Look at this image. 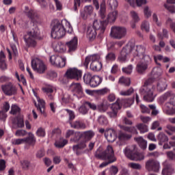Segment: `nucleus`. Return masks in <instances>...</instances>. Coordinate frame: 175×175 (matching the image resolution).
<instances>
[{
	"label": "nucleus",
	"instance_id": "obj_40",
	"mask_svg": "<svg viewBox=\"0 0 175 175\" xmlns=\"http://www.w3.org/2000/svg\"><path fill=\"white\" fill-rule=\"evenodd\" d=\"M72 136L73 137L70 139V142H73L74 143H79L80 140H82L81 132L80 131L74 133V135Z\"/></svg>",
	"mask_w": 175,
	"mask_h": 175
},
{
	"label": "nucleus",
	"instance_id": "obj_59",
	"mask_svg": "<svg viewBox=\"0 0 175 175\" xmlns=\"http://www.w3.org/2000/svg\"><path fill=\"white\" fill-rule=\"evenodd\" d=\"M124 155H126L128 159H130V161H132V148L129 147H126L124 149Z\"/></svg>",
	"mask_w": 175,
	"mask_h": 175
},
{
	"label": "nucleus",
	"instance_id": "obj_63",
	"mask_svg": "<svg viewBox=\"0 0 175 175\" xmlns=\"http://www.w3.org/2000/svg\"><path fill=\"white\" fill-rule=\"evenodd\" d=\"M165 24L167 25H170V28H171L172 29L173 32L175 33V23H173V21L172 20V18H168L165 22Z\"/></svg>",
	"mask_w": 175,
	"mask_h": 175
},
{
	"label": "nucleus",
	"instance_id": "obj_33",
	"mask_svg": "<svg viewBox=\"0 0 175 175\" xmlns=\"http://www.w3.org/2000/svg\"><path fill=\"white\" fill-rule=\"evenodd\" d=\"M0 69L1 70H6L8 69V64H6V56L3 51L0 52Z\"/></svg>",
	"mask_w": 175,
	"mask_h": 175
},
{
	"label": "nucleus",
	"instance_id": "obj_58",
	"mask_svg": "<svg viewBox=\"0 0 175 175\" xmlns=\"http://www.w3.org/2000/svg\"><path fill=\"white\" fill-rule=\"evenodd\" d=\"M122 72L123 73H125V75H127L128 76H129V75H131L132 73V65L130 64L126 67H123L122 68Z\"/></svg>",
	"mask_w": 175,
	"mask_h": 175
},
{
	"label": "nucleus",
	"instance_id": "obj_43",
	"mask_svg": "<svg viewBox=\"0 0 175 175\" xmlns=\"http://www.w3.org/2000/svg\"><path fill=\"white\" fill-rule=\"evenodd\" d=\"M99 14L102 20L105 19V18L106 17V4L105 3V2L101 3L100 5Z\"/></svg>",
	"mask_w": 175,
	"mask_h": 175
},
{
	"label": "nucleus",
	"instance_id": "obj_12",
	"mask_svg": "<svg viewBox=\"0 0 175 175\" xmlns=\"http://www.w3.org/2000/svg\"><path fill=\"white\" fill-rule=\"evenodd\" d=\"M31 68L33 69V70L38 72V73H40V75L44 73L47 69V67L44 63H43V61L38 58L31 60Z\"/></svg>",
	"mask_w": 175,
	"mask_h": 175
},
{
	"label": "nucleus",
	"instance_id": "obj_46",
	"mask_svg": "<svg viewBox=\"0 0 175 175\" xmlns=\"http://www.w3.org/2000/svg\"><path fill=\"white\" fill-rule=\"evenodd\" d=\"M144 159V154L139 152H135L132 155V161H142Z\"/></svg>",
	"mask_w": 175,
	"mask_h": 175
},
{
	"label": "nucleus",
	"instance_id": "obj_19",
	"mask_svg": "<svg viewBox=\"0 0 175 175\" xmlns=\"http://www.w3.org/2000/svg\"><path fill=\"white\" fill-rule=\"evenodd\" d=\"M146 169L148 170V172H159V169H161V164L157 160L150 159L146 161Z\"/></svg>",
	"mask_w": 175,
	"mask_h": 175
},
{
	"label": "nucleus",
	"instance_id": "obj_6",
	"mask_svg": "<svg viewBox=\"0 0 175 175\" xmlns=\"http://www.w3.org/2000/svg\"><path fill=\"white\" fill-rule=\"evenodd\" d=\"M99 59H100V57L98 55L88 56L85 57L83 65L86 68H88L90 62H92L90 64L91 70H93V72H99V70L102 69V63L99 61Z\"/></svg>",
	"mask_w": 175,
	"mask_h": 175
},
{
	"label": "nucleus",
	"instance_id": "obj_50",
	"mask_svg": "<svg viewBox=\"0 0 175 175\" xmlns=\"http://www.w3.org/2000/svg\"><path fill=\"white\" fill-rule=\"evenodd\" d=\"M21 165L23 170H28L31 167V161L28 160H22L21 161Z\"/></svg>",
	"mask_w": 175,
	"mask_h": 175
},
{
	"label": "nucleus",
	"instance_id": "obj_17",
	"mask_svg": "<svg viewBox=\"0 0 175 175\" xmlns=\"http://www.w3.org/2000/svg\"><path fill=\"white\" fill-rule=\"evenodd\" d=\"M83 72L77 68H69L66 72L65 76L67 79H71L72 80L79 81L81 79Z\"/></svg>",
	"mask_w": 175,
	"mask_h": 175
},
{
	"label": "nucleus",
	"instance_id": "obj_3",
	"mask_svg": "<svg viewBox=\"0 0 175 175\" xmlns=\"http://www.w3.org/2000/svg\"><path fill=\"white\" fill-rule=\"evenodd\" d=\"M23 39L27 47L35 49L38 46L37 40H40L41 39L39 27L35 26L31 31H27V35L24 36Z\"/></svg>",
	"mask_w": 175,
	"mask_h": 175
},
{
	"label": "nucleus",
	"instance_id": "obj_64",
	"mask_svg": "<svg viewBox=\"0 0 175 175\" xmlns=\"http://www.w3.org/2000/svg\"><path fill=\"white\" fill-rule=\"evenodd\" d=\"M167 158L170 161H175V153L173 151L166 152Z\"/></svg>",
	"mask_w": 175,
	"mask_h": 175
},
{
	"label": "nucleus",
	"instance_id": "obj_57",
	"mask_svg": "<svg viewBox=\"0 0 175 175\" xmlns=\"http://www.w3.org/2000/svg\"><path fill=\"white\" fill-rule=\"evenodd\" d=\"M20 107L16 105H12L11 107V111H10V114H13V116H16L17 113H20L21 111Z\"/></svg>",
	"mask_w": 175,
	"mask_h": 175
},
{
	"label": "nucleus",
	"instance_id": "obj_9",
	"mask_svg": "<svg viewBox=\"0 0 175 175\" xmlns=\"http://www.w3.org/2000/svg\"><path fill=\"white\" fill-rule=\"evenodd\" d=\"M131 51H132V44L129 43L121 51L120 54L117 59L118 62L120 64H125V62H128V61H129L128 55H129V53H131Z\"/></svg>",
	"mask_w": 175,
	"mask_h": 175
},
{
	"label": "nucleus",
	"instance_id": "obj_61",
	"mask_svg": "<svg viewBox=\"0 0 175 175\" xmlns=\"http://www.w3.org/2000/svg\"><path fill=\"white\" fill-rule=\"evenodd\" d=\"M36 135L38 137H44L46 136V130L44 128L40 127L36 131Z\"/></svg>",
	"mask_w": 175,
	"mask_h": 175
},
{
	"label": "nucleus",
	"instance_id": "obj_62",
	"mask_svg": "<svg viewBox=\"0 0 175 175\" xmlns=\"http://www.w3.org/2000/svg\"><path fill=\"white\" fill-rule=\"evenodd\" d=\"M152 13V12H151V10H150V8H148V6L144 7V14L146 18H150V16H151Z\"/></svg>",
	"mask_w": 175,
	"mask_h": 175
},
{
	"label": "nucleus",
	"instance_id": "obj_49",
	"mask_svg": "<svg viewBox=\"0 0 175 175\" xmlns=\"http://www.w3.org/2000/svg\"><path fill=\"white\" fill-rule=\"evenodd\" d=\"M174 94L172 92H167L163 96L160 97V100L161 102H165V100H167V99H171Z\"/></svg>",
	"mask_w": 175,
	"mask_h": 175
},
{
	"label": "nucleus",
	"instance_id": "obj_54",
	"mask_svg": "<svg viewBox=\"0 0 175 175\" xmlns=\"http://www.w3.org/2000/svg\"><path fill=\"white\" fill-rule=\"evenodd\" d=\"M92 75L90 72H86L83 75V81L85 84H90L91 83V80H92Z\"/></svg>",
	"mask_w": 175,
	"mask_h": 175
},
{
	"label": "nucleus",
	"instance_id": "obj_11",
	"mask_svg": "<svg viewBox=\"0 0 175 175\" xmlns=\"http://www.w3.org/2000/svg\"><path fill=\"white\" fill-rule=\"evenodd\" d=\"M151 62V57L149 55H145L144 59L137 63L136 70L138 73L143 75L146 70L148 69V63Z\"/></svg>",
	"mask_w": 175,
	"mask_h": 175
},
{
	"label": "nucleus",
	"instance_id": "obj_27",
	"mask_svg": "<svg viewBox=\"0 0 175 175\" xmlns=\"http://www.w3.org/2000/svg\"><path fill=\"white\" fill-rule=\"evenodd\" d=\"M94 12V8L92 5H87L84 8V10L81 12V17L85 20L88 16H91Z\"/></svg>",
	"mask_w": 175,
	"mask_h": 175
},
{
	"label": "nucleus",
	"instance_id": "obj_25",
	"mask_svg": "<svg viewBox=\"0 0 175 175\" xmlns=\"http://www.w3.org/2000/svg\"><path fill=\"white\" fill-rule=\"evenodd\" d=\"M163 169L162 170L163 175H171L174 172V168L172 166V164L167 163V161H165L163 163Z\"/></svg>",
	"mask_w": 175,
	"mask_h": 175
},
{
	"label": "nucleus",
	"instance_id": "obj_60",
	"mask_svg": "<svg viewBox=\"0 0 175 175\" xmlns=\"http://www.w3.org/2000/svg\"><path fill=\"white\" fill-rule=\"evenodd\" d=\"M140 21V16H139V14H137L136 12H132V22L134 23V24H137V23H139Z\"/></svg>",
	"mask_w": 175,
	"mask_h": 175
},
{
	"label": "nucleus",
	"instance_id": "obj_37",
	"mask_svg": "<svg viewBox=\"0 0 175 175\" xmlns=\"http://www.w3.org/2000/svg\"><path fill=\"white\" fill-rule=\"evenodd\" d=\"M53 49L56 53H65L66 51V45L60 42L56 44Z\"/></svg>",
	"mask_w": 175,
	"mask_h": 175
},
{
	"label": "nucleus",
	"instance_id": "obj_29",
	"mask_svg": "<svg viewBox=\"0 0 175 175\" xmlns=\"http://www.w3.org/2000/svg\"><path fill=\"white\" fill-rule=\"evenodd\" d=\"M42 91L46 94V96H48V99H49L50 100H54V95H53V92H54V89L53 88V86H45L42 88Z\"/></svg>",
	"mask_w": 175,
	"mask_h": 175
},
{
	"label": "nucleus",
	"instance_id": "obj_44",
	"mask_svg": "<svg viewBox=\"0 0 175 175\" xmlns=\"http://www.w3.org/2000/svg\"><path fill=\"white\" fill-rule=\"evenodd\" d=\"M58 77V74L54 70H49L46 72V78L49 80H55Z\"/></svg>",
	"mask_w": 175,
	"mask_h": 175
},
{
	"label": "nucleus",
	"instance_id": "obj_35",
	"mask_svg": "<svg viewBox=\"0 0 175 175\" xmlns=\"http://www.w3.org/2000/svg\"><path fill=\"white\" fill-rule=\"evenodd\" d=\"M24 143H27V144H29V146H35L36 143V138H35V135L32 134L31 133H29V136L23 138Z\"/></svg>",
	"mask_w": 175,
	"mask_h": 175
},
{
	"label": "nucleus",
	"instance_id": "obj_10",
	"mask_svg": "<svg viewBox=\"0 0 175 175\" xmlns=\"http://www.w3.org/2000/svg\"><path fill=\"white\" fill-rule=\"evenodd\" d=\"M111 35L114 39H122L126 35V29L120 26L112 27L111 29Z\"/></svg>",
	"mask_w": 175,
	"mask_h": 175
},
{
	"label": "nucleus",
	"instance_id": "obj_34",
	"mask_svg": "<svg viewBox=\"0 0 175 175\" xmlns=\"http://www.w3.org/2000/svg\"><path fill=\"white\" fill-rule=\"evenodd\" d=\"M100 83H102V78L98 75H94L90 81V83L89 84L90 87L95 88V87H98Z\"/></svg>",
	"mask_w": 175,
	"mask_h": 175
},
{
	"label": "nucleus",
	"instance_id": "obj_38",
	"mask_svg": "<svg viewBox=\"0 0 175 175\" xmlns=\"http://www.w3.org/2000/svg\"><path fill=\"white\" fill-rule=\"evenodd\" d=\"M157 140L159 141V146H163V143L169 142V137L163 133H160L157 135Z\"/></svg>",
	"mask_w": 175,
	"mask_h": 175
},
{
	"label": "nucleus",
	"instance_id": "obj_16",
	"mask_svg": "<svg viewBox=\"0 0 175 175\" xmlns=\"http://www.w3.org/2000/svg\"><path fill=\"white\" fill-rule=\"evenodd\" d=\"M50 62L57 68H64L66 65V57L59 55H52L50 57Z\"/></svg>",
	"mask_w": 175,
	"mask_h": 175
},
{
	"label": "nucleus",
	"instance_id": "obj_51",
	"mask_svg": "<svg viewBox=\"0 0 175 175\" xmlns=\"http://www.w3.org/2000/svg\"><path fill=\"white\" fill-rule=\"evenodd\" d=\"M107 5L111 9V10L117 9L118 7V1L117 0H108Z\"/></svg>",
	"mask_w": 175,
	"mask_h": 175
},
{
	"label": "nucleus",
	"instance_id": "obj_7",
	"mask_svg": "<svg viewBox=\"0 0 175 175\" xmlns=\"http://www.w3.org/2000/svg\"><path fill=\"white\" fill-rule=\"evenodd\" d=\"M66 33V30H65L64 25L58 21L53 26L51 35L53 39H61Z\"/></svg>",
	"mask_w": 175,
	"mask_h": 175
},
{
	"label": "nucleus",
	"instance_id": "obj_22",
	"mask_svg": "<svg viewBox=\"0 0 175 175\" xmlns=\"http://www.w3.org/2000/svg\"><path fill=\"white\" fill-rule=\"evenodd\" d=\"M105 137L107 139L109 143H113L116 142L117 139V135L116 134V130L109 129L105 132Z\"/></svg>",
	"mask_w": 175,
	"mask_h": 175
},
{
	"label": "nucleus",
	"instance_id": "obj_14",
	"mask_svg": "<svg viewBox=\"0 0 175 175\" xmlns=\"http://www.w3.org/2000/svg\"><path fill=\"white\" fill-rule=\"evenodd\" d=\"M24 13L33 24H36V23L39 21V14L38 13V11L32 8H29L28 6H25Z\"/></svg>",
	"mask_w": 175,
	"mask_h": 175
},
{
	"label": "nucleus",
	"instance_id": "obj_21",
	"mask_svg": "<svg viewBox=\"0 0 175 175\" xmlns=\"http://www.w3.org/2000/svg\"><path fill=\"white\" fill-rule=\"evenodd\" d=\"M117 17H118V11H113L112 12H110L107 17V19L105 21H100L99 23L100 24H106L105 28L107 27V24L109 23H114L116 20H117Z\"/></svg>",
	"mask_w": 175,
	"mask_h": 175
},
{
	"label": "nucleus",
	"instance_id": "obj_23",
	"mask_svg": "<svg viewBox=\"0 0 175 175\" xmlns=\"http://www.w3.org/2000/svg\"><path fill=\"white\" fill-rule=\"evenodd\" d=\"M78 40L77 37H74L71 40L66 43L68 49V53H75L77 50Z\"/></svg>",
	"mask_w": 175,
	"mask_h": 175
},
{
	"label": "nucleus",
	"instance_id": "obj_2",
	"mask_svg": "<svg viewBox=\"0 0 175 175\" xmlns=\"http://www.w3.org/2000/svg\"><path fill=\"white\" fill-rule=\"evenodd\" d=\"M81 135L82 140L78 144L72 146V150L77 155H81L83 150L87 148V142L92 140L94 136H95V133L92 130H89L81 132Z\"/></svg>",
	"mask_w": 175,
	"mask_h": 175
},
{
	"label": "nucleus",
	"instance_id": "obj_52",
	"mask_svg": "<svg viewBox=\"0 0 175 175\" xmlns=\"http://www.w3.org/2000/svg\"><path fill=\"white\" fill-rule=\"evenodd\" d=\"M72 98L70 97V95L68 93H65L63 94L62 97V101L63 103H70L72 102Z\"/></svg>",
	"mask_w": 175,
	"mask_h": 175
},
{
	"label": "nucleus",
	"instance_id": "obj_13",
	"mask_svg": "<svg viewBox=\"0 0 175 175\" xmlns=\"http://www.w3.org/2000/svg\"><path fill=\"white\" fill-rule=\"evenodd\" d=\"M90 109H91V110H96V105L94 103L85 101L78 108V111L79 113L82 116H87V114H88V111H90Z\"/></svg>",
	"mask_w": 175,
	"mask_h": 175
},
{
	"label": "nucleus",
	"instance_id": "obj_42",
	"mask_svg": "<svg viewBox=\"0 0 175 175\" xmlns=\"http://www.w3.org/2000/svg\"><path fill=\"white\" fill-rule=\"evenodd\" d=\"M116 53L113 52H109L106 55H105V62L107 64H109V62H113L116 59Z\"/></svg>",
	"mask_w": 175,
	"mask_h": 175
},
{
	"label": "nucleus",
	"instance_id": "obj_18",
	"mask_svg": "<svg viewBox=\"0 0 175 175\" xmlns=\"http://www.w3.org/2000/svg\"><path fill=\"white\" fill-rule=\"evenodd\" d=\"M165 111L168 116L175 114V94L172 95L169 102L165 105Z\"/></svg>",
	"mask_w": 175,
	"mask_h": 175
},
{
	"label": "nucleus",
	"instance_id": "obj_39",
	"mask_svg": "<svg viewBox=\"0 0 175 175\" xmlns=\"http://www.w3.org/2000/svg\"><path fill=\"white\" fill-rule=\"evenodd\" d=\"M118 83L125 85V87H129L131 85V78L122 77L119 79Z\"/></svg>",
	"mask_w": 175,
	"mask_h": 175
},
{
	"label": "nucleus",
	"instance_id": "obj_15",
	"mask_svg": "<svg viewBox=\"0 0 175 175\" xmlns=\"http://www.w3.org/2000/svg\"><path fill=\"white\" fill-rule=\"evenodd\" d=\"M70 91H71V92H72L79 99L83 98L84 96V91L83 90V87L80 83L72 82L70 85Z\"/></svg>",
	"mask_w": 175,
	"mask_h": 175
},
{
	"label": "nucleus",
	"instance_id": "obj_24",
	"mask_svg": "<svg viewBox=\"0 0 175 175\" xmlns=\"http://www.w3.org/2000/svg\"><path fill=\"white\" fill-rule=\"evenodd\" d=\"M121 109V105L117 101L116 103L113 104L111 106V111L108 112L107 114L111 118H116L118 113V110Z\"/></svg>",
	"mask_w": 175,
	"mask_h": 175
},
{
	"label": "nucleus",
	"instance_id": "obj_41",
	"mask_svg": "<svg viewBox=\"0 0 175 175\" xmlns=\"http://www.w3.org/2000/svg\"><path fill=\"white\" fill-rule=\"evenodd\" d=\"M162 68H161L160 67H156L153 68L152 71V75L154 79H158V77L162 76Z\"/></svg>",
	"mask_w": 175,
	"mask_h": 175
},
{
	"label": "nucleus",
	"instance_id": "obj_28",
	"mask_svg": "<svg viewBox=\"0 0 175 175\" xmlns=\"http://www.w3.org/2000/svg\"><path fill=\"white\" fill-rule=\"evenodd\" d=\"M69 124H70L71 128H73L74 129H85V128H87L85 123L80 120H76L74 122H69Z\"/></svg>",
	"mask_w": 175,
	"mask_h": 175
},
{
	"label": "nucleus",
	"instance_id": "obj_53",
	"mask_svg": "<svg viewBox=\"0 0 175 175\" xmlns=\"http://www.w3.org/2000/svg\"><path fill=\"white\" fill-rule=\"evenodd\" d=\"M141 29L142 31H146V32H148L150 31V23L148 21H142L141 24Z\"/></svg>",
	"mask_w": 175,
	"mask_h": 175
},
{
	"label": "nucleus",
	"instance_id": "obj_20",
	"mask_svg": "<svg viewBox=\"0 0 175 175\" xmlns=\"http://www.w3.org/2000/svg\"><path fill=\"white\" fill-rule=\"evenodd\" d=\"M1 88L4 94L5 95H8L9 96H12V95H16V94H17V88L12 83L3 85Z\"/></svg>",
	"mask_w": 175,
	"mask_h": 175
},
{
	"label": "nucleus",
	"instance_id": "obj_47",
	"mask_svg": "<svg viewBox=\"0 0 175 175\" xmlns=\"http://www.w3.org/2000/svg\"><path fill=\"white\" fill-rule=\"evenodd\" d=\"M108 107H109L107 106V104L103 102L96 105V110H98V111H100L101 113H105V111L107 110Z\"/></svg>",
	"mask_w": 175,
	"mask_h": 175
},
{
	"label": "nucleus",
	"instance_id": "obj_1",
	"mask_svg": "<svg viewBox=\"0 0 175 175\" xmlns=\"http://www.w3.org/2000/svg\"><path fill=\"white\" fill-rule=\"evenodd\" d=\"M95 157L98 159L108 161L103 162L99 165V167L100 169L106 167L107 165H110V163H113V162H116V161H117V158L114 155V150H113V147L111 146H108L106 150L103 152L100 150H97L95 152Z\"/></svg>",
	"mask_w": 175,
	"mask_h": 175
},
{
	"label": "nucleus",
	"instance_id": "obj_31",
	"mask_svg": "<svg viewBox=\"0 0 175 175\" xmlns=\"http://www.w3.org/2000/svg\"><path fill=\"white\" fill-rule=\"evenodd\" d=\"M134 141L137 143L138 146L142 150H146V148H147V140L143 139V137H134Z\"/></svg>",
	"mask_w": 175,
	"mask_h": 175
},
{
	"label": "nucleus",
	"instance_id": "obj_26",
	"mask_svg": "<svg viewBox=\"0 0 175 175\" xmlns=\"http://www.w3.org/2000/svg\"><path fill=\"white\" fill-rule=\"evenodd\" d=\"M135 50L134 57H138L139 59H144V57H146V55H144V53H146V48H144V46H137Z\"/></svg>",
	"mask_w": 175,
	"mask_h": 175
},
{
	"label": "nucleus",
	"instance_id": "obj_30",
	"mask_svg": "<svg viewBox=\"0 0 175 175\" xmlns=\"http://www.w3.org/2000/svg\"><path fill=\"white\" fill-rule=\"evenodd\" d=\"M38 105L35 104L36 107H37L38 111H40L41 114H43V116L46 117V112H44V108L46 107V103H44V100L40 98H38Z\"/></svg>",
	"mask_w": 175,
	"mask_h": 175
},
{
	"label": "nucleus",
	"instance_id": "obj_48",
	"mask_svg": "<svg viewBox=\"0 0 175 175\" xmlns=\"http://www.w3.org/2000/svg\"><path fill=\"white\" fill-rule=\"evenodd\" d=\"M164 132H165V133H167V135L172 136V135H173V132H175V126H172L171 124H167L165 127Z\"/></svg>",
	"mask_w": 175,
	"mask_h": 175
},
{
	"label": "nucleus",
	"instance_id": "obj_55",
	"mask_svg": "<svg viewBox=\"0 0 175 175\" xmlns=\"http://www.w3.org/2000/svg\"><path fill=\"white\" fill-rule=\"evenodd\" d=\"M126 116L128 118H124L123 122L125 124V125H132V120H129V118L132 117V113L129 111H127Z\"/></svg>",
	"mask_w": 175,
	"mask_h": 175
},
{
	"label": "nucleus",
	"instance_id": "obj_8",
	"mask_svg": "<svg viewBox=\"0 0 175 175\" xmlns=\"http://www.w3.org/2000/svg\"><path fill=\"white\" fill-rule=\"evenodd\" d=\"M120 129L122 131H119L118 138L120 142H125V140H129L132 135L130 133H132V126L120 125Z\"/></svg>",
	"mask_w": 175,
	"mask_h": 175
},
{
	"label": "nucleus",
	"instance_id": "obj_36",
	"mask_svg": "<svg viewBox=\"0 0 175 175\" xmlns=\"http://www.w3.org/2000/svg\"><path fill=\"white\" fill-rule=\"evenodd\" d=\"M68 144V140L64 137H60L59 139H57L55 142V147L56 148H64Z\"/></svg>",
	"mask_w": 175,
	"mask_h": 175
},
{
	"label": "nucleus",
	"instance_id": "obj_56",
	"mask_svg": "<svg viewBox=\"0 0 175 175\" xmlns=\"http://www.w3.org/2000/svg\"><path fill=\"white\" fill-rule=\"evenodd\" d=\"M98 123L100 125H107L109 124V121L107 120V118L105 116H100L98 118Z\"/></svg>",
	"mask_w": 175,
	"mask_h": 175
},
{
	"label": "nucleus",
	"instance_id": "obj_45",
	"mask_svg": "<svg viewBox=\"0 0 175 175\" xmlns=\"http://www.w3.org/2000/svg\"><path fill=\"white\" fill-rule=\"evenodd\" d=\"M136 128L139 131L140 133H146V132H148V126L144 124H137Z\"/></svg>",
	"mask_w": 175,
	"mask_h": 175
},
{
	"label": "nucleus",
	"instance_id": "obj_4",
	"mask_svg": "<svg viewBox=\"0 0 175 175\" xmlns=\"http://www.w3.org/2000/svg\"><path fill=\"white\" fill-rule=\"evenodd\" d=\"M154 83L153 78H149L145 81L144 85L140 89L141 94L144 95V100L146 102H154L157 94L154 95V90L155 87L151 85Z\"/></svg>",
	"mask_w": 175,
	"mask_h": 175
},
{
	"label": "nucleus",
	"instance_id": "obj_32",
	"mask_svg": "<svg viewBox=\"0 0 175 175\" xmlns=\"http://www.w3.org/2000/svg\"><path fill=\"white\" fill-rule=\"evenodd\" d=\"M167 88V83H166V79H160L157 85V90L159 92H162Z\"/></svg>",
	"mask_w": 175,
	"mask_h": 175
},
{
	"label": "nucleus",
	"instance_id": "obj_5",
	"mask_svg": "<svg viewBox=\"0 0 175 175\" xmlns=\"http://www.w3.org/2000/svg\"><path fill=\"white\" fill-rule=\"evenodd\" d=\"M100 32V33H105L106 31V23L104 24H100L98 21H94L92 26H89L87 30V38H88L90 42H92L95 38H96V32Z\"/></svg>",
	"mask_w": 175,
	"mask_h": 175
}]
</instances>
